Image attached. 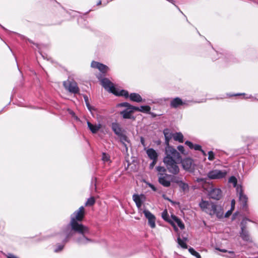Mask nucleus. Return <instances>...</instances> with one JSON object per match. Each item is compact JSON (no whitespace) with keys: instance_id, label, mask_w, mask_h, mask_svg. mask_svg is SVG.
<instances>
[{"instance_id":"1","label":"nucleus","mask_w":258,"mask_h":258,"mask_svg":"<svg viewBox=\"0 0 258 258\" xmlns=\"http://www.w3.org/2000/svg\"><path fill=\"white\" fill-rule=\"evenodd\" d=\"M85 217V209L81 206L71 216L69 224L64 229L63 233L66 237L63 241L67 242L70 237L73 236V231L87 232L88 227L80 223Z\"/></svg>"},{"instance_id":"2","label":"nucleus","mask_w":258,"mask_h":258,"mask_svg":"<svg viewBox=\"0 0 258 258\" xmlns=\"http://www.w3.org/2000/svg\"><path fill=\"white\" fill-rule=\"evenodd\" d=\"M166 156L163 159V162L166 165L168 172L173 175L179 173L180 168L177 165L181 160V156L175 149L168 147L165 149Z\"/></svg>"},{"instance_id":"3","label":"nucleus","mask_w":258,"mask_h":258,"mask_svg":"<svg viewBox=\"0 0 258 258\" xmlns=\"http://www.w3.org/2000/svg\"><path fill=\"white\" fill-rule=\"evenodd\" d=\"M201 210L210 215L211 216L216 215L218 218H221L223 215V211L220 206H219L212 202L202 200L199 203Z\"/></svg>"},{"instance_id":"4","label":"nucleus","mask_w":258,"mask_h":258,"mask_svg":"<svg viewBox=\"0 0 258 258\" xmlns=\"http://www.w3.org/2000/svg\"><path fill=\"white\" fill-rule=\"evenodd\" d=\"M226 170L213 169L207 173V177L210 179H220L224 178L227 175Z\"/></svg>"},{"instance_id":"5","label":"nucleus","mask_w":258,"mask_h":258,"mask_svg":"<svg viewBox=\"0 0 258 258\" xmlns=\"http://www.w3.org/2000/svg\"><path fill=\"white\" fill-rule=\"evenodd\" d=\"M158 181L164 187H168L171 185V175L166 173L158 174Z\"/></svg>"},{"instance_id":"6","label":"nucleus","mask_w":258,"mask_h":258,"mask_svg":"<svg viewBox=\"0 0 258 258\" xmlns=\"http://www.w3.org/2000/svg\"><path fill=\"white\" fill-rule=\"evenodd\" d=\"M247 221H248L247 219H244L241 222V232L240 233V236L243 240L250 241L251 240L250 236L248 232L246 230L245 225Z\"/></svg>"},{"instance_id":"7","label":"nucleus","mask_w":258,"mask_h":258,"mask_svg":"<svg viewBox=\"0 0 258 258\" xmlns=\"http://www.w3.org/2000/svg\"><path fill=\"white\" fill-rule=\"evenodd\" d=\"M182 168L186 171L190 172H194L195 168V164L194 161L189 158L184 159L181 161Z\"/></svg>"},{"instance_id":"8","label":"nucleus","mask_w":258,"mask_h":258,"mask_svg":"<svg viewBox=\"0 0 258 258\" xmlns=\"http://www.w3.org/2000/svg\"><path fill=\"white\" fill-rule=\"evenodd\" d=\"M88 231L86 233H83L79 231H73V234L74 233V232H76L81 235L80 237L77 238L76 242L80 244H86L89 242H92V240L87 237V235L90 234V230L88 227Z\"/></svg>"},{"instance_id":"9","label":"nucleus","mask_w":258,"mask_h":258,"mask_svg":"<svg viewBox=\"0 0 258 258\" xmlns=\"http://www.w3.org/2000/svg\"><path fill=\"white\" fill-rule=\"evenodd\" d=\"M63 85L64 88L70 92L76 94L79 91L77 84L75 81H64Z\"/></svg>"},{"instance_id":"10","label":"nucleus","mask_w":258,"mask_h":258,"mask_svg":"<svg viewBox=\"0 0 258 258\" xmlns=\"http://www.w3.org/2000/svg\"><path fill=\"white\" fill-rule=\"evenodd\" d=\"M102 86L105 90L112 93H116L115 88L113 84L107 78H104L100 80Z\"/></svg>"},{"instance_id":"11","label":"nucleus","mask_w":258,"mask_h":258,"mask_svg":"<svg viewBox=\"0 0 258 258\" xmlns=\"http://www.w3.org/2000/svg\"><path fill=\"white\" fill-rule=\"evenodd\" d=\"M237 194L239 196V201L242 205V209L244 210H246L247 209V200L248 198L247 196L244 195L243 192V190L241 187L237 188Z\"/></svg>"},{"instance_id":"12","label":"nucleus","mask_w":258,"mask_h":258,"mask_svg":"<svg viewBox=\"0 0 258 258\" xmlns=\"http://www.w3.org/2000/svg\"><path fill=\"white\" fill-rule=\"evenodd\" d=\"M146 218L148 220V224L152 228L155 227V217L149 211L145 210L143 211Z\"/></svg>"},{"instance_id":"13","label":"nucleus","mask_w":258,"mask_h":258,"mask_svg":"<svg viewBox=\"0 0 258 258\" xmlns=\"http://www.w3.org/2000/svg\"><path fill=\"white\" fill-rule=\"evenodd\" d=\"M209 196L213 199L219 200L222 197V191L219 188H212L209 192Z\"/></svg>"},{"instance_id":"14","label":"nucleus","mask_w":258,"mask_h":258,"mask_svg":"<svg viewBox=\"0 0 258 258\" xmlns=\"http://www.w3.org/2000/svg\"><path fill=\"white\" fill-rule=\"evenodd\" d=\"M91 67L98 69L101 72L105 73L108 70L107 66L100 62L93 61L91 64Z\"/></svg>"},{"instance_id":"15","label":"nucleus","mask_w":258,"mask_h":258,"mask_svg":"<svg viewBox=\"0 0 258 258\" xmlns=\"http://www.w3.org/2000/svg\"><path fill=\"white\" fill-rule=\"evenodd\" d=\"M170 106L174 108H176L180 106L185 105V103L179 97H176L170 102Z\"/></svg>"},{"instance_id":"16","label":"nucleus","mask_w":258,"mask_h":258,"mask_svg":"<svg viewBox=\"0 0 258 258\" xmlns=\"http://www.w3.org/2000/svg\"><path fill=\"white\" fill-rule=\"evenodd\" d=\"M134 111H135V110L130 109V108H126L120 112V114L122 116L123 118L131 119L132 118L133 113Z\"/></svg>"},{"instance_id":"17","label":"nucleus","mask_w":258,"mask_h":258,"mask_svg":"<svg viewBox=\"0 0 258 258\" xmlns=\"http://www.w3.org/2000/svg\"><path fill=\"white\" fill-rule=\"evenodd\" d=\"M163 134L165 137V144L166 145V147H170L169 145V141L170 139L173 138V134H172L170 130L168 128H166L163 131Z\"/></svg>"},{"instance_id":"18","label":"nucleus","mask_w":258,"mask_h":258,"mask_svg":"<svg viewBox=\"0 0 258 258\" xmlns=\"http://www.w3.org/2000/svg\"><path fill=\"white\" fill-rule=\"evenodd\" d=\"M87 125L93 134L96 133L101 127V125L100 124H93L89 121H87Z\"/></svg>"},{"instance_id":"19","label":"nucleus","mask_w":258,"mask_h":258,"mask_svg":"<svg viewBox=\"0 0 258 258\" xmlns=\"http://www.w3.org/2000/svg\"><path fill=\"white\" fill-rule=\"evenodd\" d=\"M146 153L150 159H158L157 153L154 149L152 148L148 149L146 150Z\"/></svg>"},{"instance_id":"20","label":"nucleus","mask_w":258,"mask_h":258,"mask_svg":"<svg viewBox=\"0 0 258 258\" xmlns=\"http://www.w3.org/2000/svg\"><path fill=\"white\" fill-rule=\"evenodd\" d=\"M111 127L114 133L120 136L122 135V130L121 128L120 127V125L115 122H113L111 124Z\"/></svg>"},{"instance_id":"21","label":"nucleus","mask_w":258,"mask_h":258,"mask_svg":"<svg viewBox=\"0 0 258 258\" xmlns=\"http://www.w3.org/2000/svg\"><path fill=\"white\" fill-rule=\"evenodd\" d=\"M131 100L136 102H141L143 101L142 97L138 93H131L129 95Z\"/></svg>"},{"instance_id":"22","label":"nucleus","mask_w":258,"mask_h":258,"mask_svg":"<svg viewBox=\"0 0 258 258\" xmlns=\"http://www.w3.org/2000/svg\"><path fill=\"white\" fill-rule=\"evenodd\" d=\"M141 197H143V195H141V196H139L137 194H134L133 196V199L138 208H140L142 205V201L141 200Z\"/></svg>"},{"instance_id":"23","label":"nucleus","mask_w":258,"mask_h":258,"mask_svg":"<svg viewBox=\"0 0 258 258\" xmlns=\"http://www.w3.org/2000/svg\"><path fill=\"white\" fill-rule=\"evenodd\" d=\"M133 109L135 110V111L148 113L150 111L151 108L149 106L146 105L141 106L140 107L135 106L134 107Z\"/></svg>"},{"instance_id":"24","label":"nucleus","mask_w":258,"mask_h":258,"mask_svg":"<svg viewBox=\"0 0 258 258\" xmlns=\"http://www.w3.org/2000/svg\"><path fill=\"white\" fill-rule=\"evenodd\" d=\"M173 138L176 141H178L180 143L183 142V136L181 133H176L173 135Z\"/></svg>"},{"instance_id":"25","label":"nucleus","mask_w":258,"mask_h":258,"mask_svg":"<svg viewBox=\"0 0 258 258\" xmlns=\"http://www.w3.org/2000/svg\"><path fill=\"white\" fill-rule=\"evenodd\" d=\"M116 93H113V94L117 96H124L125 98H127L129 97L128 93L127 91L124 90H121L119 91H118L116 89H115Z\"/></svg>"},{"instance_id":"26","label":"nucleus","mask_w":258,"mask_h":258,"mask_svg":"<svg viewBox=\"0 0 258 258\" xmlns=\"http://www.w3.org/2000/svg\"><path fill=\"white\" fill-rule=\"evenodd\" d=\"M173 220L177 223V225L182 229L184 228V225L181 221L175 216H172Z\"/></svg>"},{"instance_id":"27","label":"nucleus","mask_w":258,"mask_h":258,"mask_svg":"<svg viewBox=\"0 0 258 258\" xmlns=\"http://www.w3.org/2000/svg\"><path fill=\"white\" fill-rule=\"evenodd\" d=\"M182 181L181 180V178L179 177L171 175V182L177 183L178 185H179Z\"/></svg>"},{"instance_id":"28","label":"nucleus","mask_w":258,"mask_h":258,"mask_svg":"<svg viewBox=\"0 0 258 258\" xmlns=\"http://www.w3.org/2000/svg\"><path fill=\"white\" fill-rule=\"evenodd\" d=\"M178 186L180 187V188H181V189L183 191L188 190V189H189V186H188V184H187L183 181L180 182V183L178 185Z\"/></svg>"},{"instance_id":"29","label":"nucleus","mask_w":258,"mask_h":258,"mask_svg":"<svg viewBox=\"0 0 258 258\" xmlns=\"http://www.w3.org/2000/svg\"><path fill=\"white\" fill-rule=\"evenodd\" d=\"M177 242L178 244L183 248H187V245L185 241L182 240L179 237L177 238Z\"/></svg>"},{"instance_id":"30","label":"nucleus","mask_w":258,"mask_h":258,"mask_svg":"<svg viewBox=\"0 0 258 258\" xmlns=\"http://www.w3.org/2000/svg\"><path fill=\"white\" fill-rule=\"evenodd\" d=\"M188 251L191 254L196 256L197 258H201L200 254L197 252L193 248L190 247L188 248Z\"/></svg>"},{"instance_id":"31","label":"nucleus","mask_w":258,"mask_h":258,"mask_svg":"<svg viewBox=\"0 0 258 258\" xmlns=\"http://www.w3.org/2000/svg\"><path fill=\"white\" fill-rule=\"evenodd\" d=\"M156 168L157 171L158 172V174L166 173V169L164 167L158 166H157Z\"/></svg>"},{"instance_id":"32","label":"nucleus","mask_w":258,"mask_h":258,"mask_svg":"<svg viewBox=\"0 0 258 258\" xmlns=\"http://www.w3.org/2000/svg\"><path fill=\"white\" fill-rule=\"evenodd\" d=\"M162 217L164 220L166 221H169V215L166 210H164L162 212Z\"/></svg>"},{"instance_id":"33","label":"nucleus","mask_w":258,"mask_h":258,"mask_svg":"<svg viewBox=\"0 0 258 258\" xmlns=\"http://www.w3.org/2000/svg\"><path fill=\"white\" fill-rule=\"evenodd\" d=\"M95 203V200L94 198L91 197L89 198L87 201L86 202L85 205L86 206H92Z\"/></svg>"},{"instance_id":"34","label":"nucleus","mask_w":258,"mask_h":258,"mask_svg":"<svg viewBox=\"0 0 258 258\" xmlns=\"http://www.w3.org/2000/svg\"><path fill=\"white\" fill-rule=\"evenodd\" d=\"M229 182L233 183L234 186H235L237 184V179L235 177L232 176H231L229 179Z\"/></svg>"},{"instance_id":"35","label":"nucleus","mask_w":258,"mask_h":258,"mask_svg":"<svg viewBox=\"0 0 258 258\" xmlns=\"http://www.w3.org/2000/svg\"><path fill=\"white\" fill-rule=\"evenodd\" d=\"M119 105L120 106L125 107H126V108H130V109H133V108L134 107V106L131 105L130 104H129L128 103H127V102H124V103H120Z\"/></svg>"},{"instance_id":"36","label":"nucleus","mask_w":258,"mask_h":258,"mask_svg":"<svg viewBox=\"0 0 258 258\" xmlns=\"http://www.w3.org/2000/svg\"><path fill=\"white\" fill-rule=\"evenodd\" d=\"M85 103L88 110L91 112L92 114H93V111L96 110V109L94 107L91 106V105L89 103V101L86 102Z\"/></svg>"},{"instance_id":"37","label":"nucleus","mask_w":258,"mask_h":258,"mask_svg":"<svg viewBox=\"0 0 258 258\" xmlns=\"http://www.w3.org/2000/svg\"><path fill=\"white\" fill-rule=\"evenodd\" d=\"M193 149H194L195 150H199L201 151L202 153L204 154V155H206V153L205 152L202 150L201 146L199 145H194Z\"/></svg>"},{"instance_id":"38","label":"nucleus","mask_w":258,"mask_h":258,"mask_svg":"<svg viewBox=\"0 0 258 258\" xmlns=\"http://www.w3.org/2000/svg\"><path fill=\"white\" fill-rule=\"evenodd\" d=\"M215 159V155L212 151L208 152V159L210 161H213Z\"/></svg>"},{"instance_id":"39","label":"nucleus","mask_w":258,"mask_h":258,"mask_svg":"<svg viewBox=\"0 0 258 258\" xmlns=\"http://www.w3.org/2000/svg\"><path fill=\"white\" fill-rule=\"evenodd\" d=\"M177 149L180 151L182 154L186 155L187 153L184 152V148L183 146L181 145H179L177 147Z\"/></svg>"},{"instance_id":"40","label":"nucleus","mask_w":258,"mask_h":258,"mask_svg":"<svg viewBox=\"0 0 258 258\" xmlns=\"http://www.w3.org/2000/svg\"><path fill=\"white\" fill-rule=\"evenodd\" d=\"M228 253L230 254V255L227 256L229 258H235L236 255L234 251H228Z\"/></svg>"},{"instance_id":"41","label":"nucleus","mask_w":258,"mask_h":258,"mask_svg":"<svg viewBox=\"0 0 258 258\" xmlns=\"http://www.w3.org/2000/svg\"><path fill=\"white\" fill-rule=\"evenodd\" d=\"M152 162L150 164V168L151 169H152L154 167V166H155V165L156 164V163L157 162V159H152Z\"/></svg>"},{"instance_id":"42","label":"nucleus","mask_w":258,"mask_h":258,"mask_svg":"<svg viewBox=\"0 0 258 258\" xmlns=\"http://www.w3.org/2000/svg\"><path fill=\"white\" fill-rule=\"evenodd\" d=\"M102 160L104 161H108L109 160V157L108 155L105 153H103L102 154Z\"/></svg>"},{"instance_id":"43","label":"nucleus","mask_w":258,"mask_h":258,"mask_svg":"<svg viewBox=\"0 0 258 258\" xmlns=\"http://www.w3.org/2000/svg\"><path fill=\"white\" fill-rule=\"evenodd\" d=\"M185 144L187 146H188L190 149H193L194 144L190 141H186L185 142Z\"/></svg>"},{"instance_id":"44","label":"nucleus","mask_w":258,"mask_h":258,"mask_svg":"<svg viewBox=\"0 0 258 258\" xmlns=\"http://www.w3.org/2000/svg\"><path fill=\"white\" fill-rule=\"evenodd\" d=\"M63 247V245H59L58 246L57 248V249H55L54 251H55V252H58V251H60L61 250H62V249Z\"/></svg>"},{"instance_id":"45","label":"nucleus","mask_w":258,"mask_h":258,"mask_svg":"<svg viewBox=\"0 0 258 258\" xmlns=\"http://www.w3.org/2000/svg\"><path fill=\"white\" fill-rule=\"evenodd\" d=\"M196 180H197V181L198 182H205L206 181V179L205 178H198Z\"/></svg>"},{"instance_id":"46","label":"nucleus","mask_w":258,"mask_h":258,"mask_svg":"<svg viewBox=\"0 0 258 258\" xmlns=\"http://www.w3.org/2000/svg\"><path fill=\"white\" fill-rule=\"evenodd\" d=\"M7 258H18V257L13 254L9 253L7 255Z\"/></svg>"},{"instance_id":"47","label":"nucleus","mask_w":258,"mask_h":258,"mask_svg":"<svg viewBox=\"0 0 258 258\" xmlns=\"http://www.w3.org/2000/svg\"><path fill=\"white\" fill-rule=\"evenodd\" d=\"M216 249L218 250V251H221V252H228V250H227L226 249H221L220 248H218V247H216Z\"/></svg>"},{"instance_id":"48","label":"nucleus","mask_w":258,"mask_h":258,"mask_svg":"<svg viewBox=\"0 0 258 258\" xmlns=\"http://www.w3.org/2000/svg\"><path fill=\"white\" fill-rule=\"evenodd\" d=\"M235 201L234 200L231 201V210H233L234 208Z\"/></svg>"},{"instance_id":"49","label":"nucleus","mask_w":258,"mask_h":258,"mask_svg":"<svg viewBox=\"0 0 258 258\" xmlns=\"http://www.w3.org/2000/svg\"><path fill=\"white\" fill-rule=\"evenodd\" d=\"M141 143L142 144V145L144 146V147H145L146 146V145H145V140L144 139L143 137H141Z\"/></svg>"},{"instance_id":"50","label":"nucleus","mask_w":258,"mask_h":258,"mask_svg":"<svg viewBox=\"0 0 258 258\" xmlns=\"http://www.w3.org/2000/svg\"><path fill=\"white\" fill-rule=\"evenodd\" d=\"M149 186L154 190V191H156V188L155 187V186H154L153 184H149Z\"/></svg>"},{"instance_id":"51","label":"nucleus","mask_w":258,"mask_h":258,"mask_svg":"<svg viewBox=\"0 0 258 258\" xmlns=\"http://www.w3.org/2000/svg\"><path fill=\"white\" fill-rule=\"evenodd\" d=\"M84 99L85 100V103L89 102V99L87 95H84Z\"/></svg>"},{"instance_id":"52","label":"nucleus","mask_w":258,"mask_h":258,"mask_svg":"<svg viewBox=\"0 0 258 258\" xmlns=\"http://www.w3.org/2000/svg\"><path fill=\"white\" fill-rule=\"evenodd\" d=\"M231 214V211H228L226 213V215H225V217H228V216H229Z\"/></svg>"},{"instance_id":"53","label":"nucleus","mask_w":258,"mask_h":258,"mask_svg":"<svg viewBox=\"0 0 258 258\" xmlns=\"http://www.w3.org/2000/svg\"><path fill=\"white\" fill-rule=\"evenodd\" d=\"M101 1H99L97 3V5H98H98H101Z\"/></svg>"},{"instance_id":"54","label":"nucleus","mask_w":258,"mask_h":258,"mask_svg":"<svg viewBox=\"0 0 258 258\" xmlns=\"http://www.w3.org/2000/svg\"><path fill=\"white\" fill-rule=\"evenodd\" d=\"M165 199H166L167 200H168V201H169L172 202V201L169 198H165Z\"/></svg>"}]
</instances>
